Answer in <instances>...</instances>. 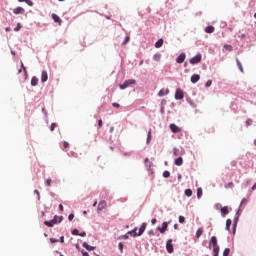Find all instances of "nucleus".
Returning <instances> with one entry per match:
<instances>
[{
    "mask_svg": "<svg viewBox=\"0 0 256 256\" xmlns=\"http://www.w3.org/2000/svg\"><path fill=\"white\" fill-rule=\"evenodd\" d=\"M147 229V223H142L138 233H137V228H134L133 231H130V235L134 233V237H139L141 236L142 233H145V230Z\"/></svg>",
    "mask_w": 256,
    "mask_h": 256,
    "instance_id": "1",
    "label": "nucleus"
},
{
    "mask_svg": "<svg viewBox=\"0 0 256 256\" xmlns=\"http://www.w3.org/2000/svg\"><path fill=\"white\" fill-rule=\"evenodd\" d=\"M135 83H137L135 79L126 80L123 84L120 85V89H127V87H129L130 85H135Z\"/></svg>",
    "mask_w": 256,
    "mask_h": 256,
    "instance_id": "2",
    "label": "nucleus"
},
{
    "mask_svg": "<svg viewBox=\"0 0 256 256\" xmlns=\"http://www.w3.org/2000/svg\"><path fill=\"white\" fill-rule=\"evenodd\" d=\"M201 59H202L201 54H198V55H196V56H194L193 58L190 59V64L191 65H197V63H201Z\"/></svg>",
    "mask_w": 256,
    "mask_h": 256,
    "instance_id": "3",
    "label": "nucleus"
},
{
    "mask_svg": "<svg viewBox=\"0 0 256 256\" xmlns=\"http://www.w3.org/2000/svg\"><path fill=\"white\" fill-rule=\"evenodd\" d=\"M166 249H167V252H168V253H173L174 248H173V240H172V239H169V240L166 242Z\"/></svg>",
    "mask_w": 256,
    "mask_h": 256,
    "instance_id": "4",
    "label": "nucleus"
},
{
    "mask_svg": "<svg viewBox=\"0 0 256 256\" xmlns=\"http://www.w3.org/2000/svg\"><path fill=\"white\" fill-rule=\"evenodd\" d=\"M14 15H24L25 9L23 7H17L13 10Z\"/></svg>",
    "mask_w": 256,
    "mask_h": 256,
    "instance_id": "5",
    "label": "nucleus"
},
{
    "mask_svg": "<svg viewBox=\"0 0 256 256\" xmlns=\"http://www.w3.org/2000/svg\"><path fill=\"white\" fill-rule=\"evenodd\" d=\"M183 97H184L183 90L178 88L175 93V99L181 100L183 99Z\"/></svg>",
    "mask_w": 256,
    "mask_h": 256,
    "instance_id": "6",
    "label": "nucleus"
},
{
    "mask_svg": "<svg viewBox=\"0 0 256 256\" xmlns=\"http://www.w3.org/2000/svg\"><path fill=\"white\" fill-rule=\"evenodd\" d=\"M170 130L172 131V133H181V128H179L175 124H170Z\"/></svg>",
    "mask_w": 256,
    "mask_h": 256,
    "instance_id": "7",
    "label": "nucleus"
},
{
    "mask_svg": "<svg viewBox=\"0 0 256 256\" xmlns=\"http://www.w3.org/2000/svg\"><path fill=\"white\" fill-rule=\"evenodd\" d=\"M167 227H169V224H167V222H164L162 223V227H158L157 229L160 233L163 234L165 233V231H167Z\"/></svg>",
    "mask_w": 256,
    "mask_h": 256,
    "instance_id": "8",
    "label": "nucleus"
},
{
    "mask_svg": "<svg viewBox=\"0 0 256 256\" xmlns=\"http://www.w3.org/2000/svg\"><path fill=\"white\" fill-rule=\"evenodd\" d=\"M186 57L185 53H181L176 59L177 63H185Z\"/></svg>",
    "mask_w": 256,
    "mask_h": 256,
    "instance_id": "9",
    "label": "nucleus"
},
{
    "mask_svg": "<svg viewBox=\"0 0 256 256\" xmlns=\"http://www.w3.org/2000/svg\"><path fill=\"white\" fill-rule=\"evenodd\" d=\"M107 207V202L105 200H102L99 204H98V211H103V209H105Z\"/></svg>",
    "mask_w": 256,
    "mask_h": 256,
    "instance_id": "10",
    "label": "nucleus"
},
{
    "mask_svg": "<svg viewBox=\"0 0 256 256\" xmlns=\"http://www.w3.org/2000/svg\"><path fill=\"white\" fill-rule=\"evenodd\" d=\"M49 79V75L47 74V71H42L41 74V82L46 83V81Z\"/></svg>",
    "mask_w": 256,
    "mask_h": 256,
    "instance_id": "11",
    "label": "nucleus"
},
{
    "mask_svg": "<svg viewBox=\"0 0 256 256\" xmlns=\"http://www.w3.org/2000/svg\"><path fill=\"white\" fill-rule=\"evenodd\" d=\"M54 225H57V223H61L63 221V216H57L55 215L54 218L52 219Z\"/></svg>",
    "mask_w": 256,
    "mask_h": 256,
    "instance_id": "12",
    "label": "nucleus"
},
{
    "mask_svg": "<svg viewBox=\"0 0 256 256\" xmlns=\"http://www.w3.org/2000/svg\"><path fill=\"white\" fill-rule=\"evenodd\" d=\"M201 79V76L199 74H193L191 76V83H197Z\"/></svg>",
    "mask_w": 256,
    "mask_h": 256,
    "instance_id": "13",
    "label": "nucleus"
},
{
    "mask_svg": "<svg viewBox=\"0 0 256 256\" xmlns=\"http://www.w3.org/2000/svg\"><path fill=\"white\" fill-rule=\"evenodd\" d=\"M52 19L55 23H58L59 25H61L62 20L57 14H52Z\"/></svg>",
    "mask_w": 256,
    "mask_h": 256,
    "instance_id": "14",
    "label": "nucleus"
},
{
    "mask_svg": "<svg viewBox=\"0 0 256 256\" xmlns=\"http://www.w3.org/2000/svg\"><path fill=\"white\" fill-rule=\"evenodd\" d=\"M165 95H169V89H161L159 92H158V97H165Z\"/></svg>",
    "mask_w": 256,
    "mask_h": 256,
    "instance_id": "15",
    "label": "nucleus"
},
{
    "mask_svg": "<svg viewBox=\"0 0 256 256\" xmlns=\"http://www.w3.org/2000/svg\"><path fill=\"white\" fill-rule=\"evenodd\" d=\"M163 38L159 39L156 43H155V47L156 49H161V47H163Z\"/></svg>",
    "mask_w": 256,
    "mask_h": 256,
    "instance_id": "16",
    "label": "nucleus"
},
{
    "mask_svg": "<svg viewBox=\"0 0 256 256\" xmlns=\"http://www.w3.org/2000/svg\"><path fill=\"white\" fill-rule=\"evenodd\" d=\"M83 247H85L87 251H95V246L88 245L87 242L83 243Z\"/></svg>",
    "mask_w": 256,
    "mask_h": 256,
    "instance_id": "17",
    "label": "nucleus"
},
{
    "mask_svg": "<svg viewBox=\"0 0 256 256\" xmlns=\"http://www.w3.org/2000/svg\"><path fill=\"white\" fill-rule=\"evenodd\" d=\"M175 165H177V167H181V165H183V157H178L175 160Z\"/></svg>",
    "mask_w": 256,
    "mask_h": 256,
    "instance_id": "18",
    "label": "nucleus"
},
{
    "mask_svg": "<svg viewBox=\"0 0 256 256\" xmlns=\"http://www.w3.org/2000/svg\"><path fill=\"white\" fill-rule=\"evenodd\" d=\"M37 83H39V79L36 76H33L31 79L32 87H36Z\"/></svg>",
    "mask_w": 256,
    "mask_h": 256,
    "instance_id": "19",
    "label": "nucleus"
},
{
    "mask_svg": "<svg viewBox=\"0 0 256 256\" xmlns=\"http://www.w3.org/2000/svg\"><path fill=\"white\" fill-rule=\"evenodd\" d=\"M173 155L174 157H179V155H181V150L177 147L173 148Z\"/></svg>",
    "mask_w": 256,
    "mask_h": 256,
    "instance_id": "20",
    "label": "nucleus"
},
{
    "mask_svg": "<svg viewBox=\"0 0 256 256\" xmlns=\"http://www.w3.org/2000/svg\"><path fill=\"white\" fill-rule=\"evenodd\" d=\"M221 213H222L223 217H225V215L229 214V208L227 206L221 208Z\"/></svg>",
    "mask_w": 256,
    "mask_h": 256,
    "instance_id": "21",
    "label": "nucleus"
},
{
    "mask_svg": "<svg viewBox=\"0 0 256 256\" xmlns=\"http://www.w3.org/2000/svg\"><path fill=\"white\" fill-rule=\"evenodd\" d=\"M210 245H213V247L217 246V237L215 236L211 237Z\"/></svg>",
    "mask_w": 256,
    "mask_h": 256,
    "instance_id": "22",
    "label": "nucleus"
},
{
    "mask_svg": "<svg viewBox=\"0 0 256 256\" xmlns=\"http://www.w3.org/2000/svg\"><path fill=\"white\" fill-rule=\"evenodd\" d=\"M214 31H215V27H213V26H207L205 28L206 33H213Z\"/></svg>",
    "mask_w": 256,
    "mask_h": 256,
    "instance_id": "23",
    "label": "nucleus"
},
{
    "mask_svg": "<svg viewBox=\"0 0 256 256\" xmlns=\"http://www.w3.org/2000/svg\"><path fill=\"white\" fill-rule=\"evenodd\" d=\"M232 223L231 219L226 220V231H230Z\"/></svg>",
    "mask_w": 256,
    "mask_h": 256,
    "instance_id": "24",
    "label": "nucleus"
},
{
    "mask_svg": "<svg viewBox=\"0 0 256 256\" xmlns=\"http://www.w3.org/2000/svg\"><path fill=\"white\" fill-rule=\"evenodd\" d=\"M19 3H27L30 7H33V1L31 0H18Z\"/></svg>",
    "mask_w": 256,
    "mask_h": 256,
    "instance_id": "25",
    "label": "nucleus"
},
{
    "mask_svg": "<svg viewBox=\"0 0 256 256\" xmlns=\"http://www.w3.org/2000/svg\"><path fill=\"white\" fill-rule=\"evenodd\" d=\"M214 256H219V245L213 246Z\"/></svg>",
    "mask_w": 256,
    "mask_h": 256,
    "instance_id": "26",
    "label": "nucleus"
},
{
    "mask_svg": "<svg viewBox=\"0 0 256 256\" xmlns=\"http://www.w3.org/2000/svg\"><path fill=\"white\" fill-rule=\"evenodd\" d=\"M44 225H46V227H53L55 225V222H53V220L45 221Z\"/></svg>",
    "mask_w": 256,
    "mask_h": 256,
    "instance_id": "27",
    "label": "nucleus"
},
{
    "mask_svg": "<svg viewBox=\"0 0 256 256\" xmlns=\"http://www.w3.org/2000/svg\"><path fill=\"white\" fill-rule=\"evenodd\" d=\"M201 235H203V228H199L196 231V238L199 239V237H201Z\"/></svg>",
    "mask_w": 256,
    "mask_h": 256,
    "instance_id": "28",
    "label": "nucleus"
},
{
    "mask_svg": "<svg viewBox=\"0 0 256 256\" xmlns=\"http://www.w3.org/2000/svg\"><path fill=\"white\" fill-rule=\"evenodd\" d=\"M151 139H152V136H151V129H150L148 131V136H147V140H146L147 145H149L151 143Z\"/></svg>",
    "mask_w": 256,
    "mask_h": 256,
    "instance_id": "29",
    "label": "nucleus"
},
{
    "mask_svg": "<svg viewBox=\"0 0 256 256\" xmlns=\"http://www.w3.org/2000/svg\"><path fill=\"white\" fill-rule=\"evenodd\" d=\"M197 197H198V199H201V197H203V189H201V188L197 189Z\"/></svg>",
    "mask_w": 256,
    "mask_h": 256,
    "instance_id": "30",
    "label": "nucleus"
},
{
    "mask_svg": "<svg viewBox=\"0 0 256 256\" xmlns=\"http://www.w3.org/2000/svg\"><path fill=\"white\" fill-rule=\"evenodd\" d=\"M237 65H238V69L241 71V73H243V65L241 64V61H239V59H236Z\"/></svg>",
    "mask_w": 256,
    "mask_h": 256,
    "instance_id": "31",
    "label": "nucleus"
},
{
    "mask_svg": "<svg viewBox=\"0 0 256 256\" xmlns=\"http://www.w3.org/2000/svg\"><path fill=\"white\" fill-rule=\"evenodd\" d=\"M185 195H186V197H191V195H193V191L191 189H186Z\"/></svg>",
    "mask_w": 256,
    "mask_h": 256,
    "instance_id": "32",
    "label": "nucleus"
},
{
    "mask_svg": "<svg viewBox=\"0 0 256 256\" xmlns=\"http://www.w3.org/2000/svg\"><path fill=\"white\" fill-rule=\"evenodd\" d=\"M224 49H226V51H233V46H231L229 44H225Z\"/></svg>",
    "mask_w": 256,
    "mask_h": 256,
    "instance_id": "33",
    "label": "nucleus"
},
{
    "mask_svg": "<svg viewBox=\"0 0 256 256\" xmlns=\"http://www.w3.org/2000/svg\"><path fill=\"white\" fill-rule=\"evenodd\" d=\"M163 177H165V179H169V177H171V173L169 171H164Z\"/></svg>",
    "mask_w": 256,
    "mask_h": 256,
    "instance_id": "34",
    "label": "nucleus"
},
{
    "mask_svg": "<svg viewBox=\"0 0 256 256\" xmlns=\"http://www.w3.org/2000/svg\"><path fill=\"white\" fill-rule=\"evenodd\" d=\"M154 61H161V54H155L153 56Z\"/></svg>",
    "mask_w": 256,
    "mask_h": 256,
    "instance_id": "35",
    "label": "nucleus"
},
{
    "mask_svg": "<svg viewBox=\"0 0 256 256\" xmlns=\"http://www.w3.org/2000/svg\"><path fill=\"white\" fill-rule=\"evenodd\" d=\"M229 253H231V249L225 248V250L223 252V256H229Z\"/></svg>",
    "mask_w": 256,
    "mask_h": 256,
    "instance_id": "36",
    "label": "nucleus"
},
{
    "mask_svg": "<svg viewBox=\"0 0 256 256\" xmlns=\"http://www.w3.org/2000/svg\"><path fill=\"white\" fill-rule=\"evenodd\" d=\"M233 187H234L233 182H230L227 185H225V189H233Z\"/></svg>",
    "mask_w": 256,
    "mask_h": 256,
    "instance_id": "37",
    "label": "nucleus"
},
{
    "mask_svg": "<svg viewBox=\"0 0 256 256\" xmlns=\"http://www.w3.org/2000/svg\"><path fill=\"white\" fill-rule=\"evenodd\" d=\"M57 127L56 123H52L50 126V131H55V128Z\"/></svg>",
    "mask_w": 256,
    "mask_h": 256,
    "instance_id": "38",
    "label": "nucleus"
},
{
    "mask_svg": "<svg viewBox=\"0 0 256 256\" xmlns=\"http://www.w3.org/2000/svg\"><path fill=\"white\" fill-rule=\"evenodd\" d=\"M21 23L17 24V27L14 28V31H21Z\"/></svg>",
    "mask_w": 256,
    "mask_h": 256,
    "instance_id": "39",
    "label": "nucleus"
},
{
    "mask_svg": "<svg viewBox=\"0 0 256 256\" xmlns=\"http://www.w3.org/2000/svg\"><path fill=\"white\" fill-rule=\"evenodd\" d=\"M211 85H213V81L208 80L205 84V87H211Z\"/></svg>",
    "mask_w": 256,
    "mask_h": 256,
    "instance_id": "40",
    "label": "nucleus"
},
{
    "mask_svg": "<svg viewBox=\"0 0 256 256\" xmlns=\"http://www.w3.org/2000/svg\"><path fill=\"white\" fill-rule=\"evenodd\" d=\"M112 107H115V109H119V107H121V105H119V103L114 102L112 103Z\"/></svg>",
    "mask_w": 256,
    "mask_h": 256,
    "instance_id": "41",
    "label": "nucleus"
},
{
    "mask_svg": "<svg viewBox=\"0 0 256 256\" xmlns=\"http://www.w3.org/2000/svg\"><path fill=\"white\" fill-rule=\"evenodd\" d=\"M73 219H75V214H69L68 220L73 221Z\"/></svg>",
    "mask_w": 256,
    "mask_h": 256,
    "instance_id": "42",
    "label": "nucleus"
},
{
    "mask_svg": "<svg viewBox=\"0 0 256 256\" xmlns=\"http://www.w3.org/2000/svg\"><path fill=\"white\" fill-rule=\"evenodd\" d=\"M51 183H52L51 178H48V179L46 180V185H47L48 187H51Z\"/></svg>",
    "mask_w": 256,
    "mask_h": 256,
    "instance_id": "43",
    "label": "nucleus"
},
{
    "mask_svg": "<svg viewBox=\"0 0 256 256\" xmlns=\"http://www.w3.org/2000/svg\"><path fill=\"white\" fill-rule=\"evenodd\" d=\"M63 147H64V149H69V142L64 141Z\"/></svg>",
    "mask_w": 256,
    "mask_h": 256,
    "instance_id": "44",
    "label": "nucleus"
},
{
    "mask_svg": "<svg viewBox=\"0 0 256 256\" xmlns=\"http://www.w3.org/2000/svg\"><path fill=\"white\" fill-rule=\"evenodd\" d=\"M130 39H131V38H130L129 36H127V37L125 38L124 42H123V45H127V43H129Z\"/></svg>",
    "mask_w": 256,
    "mask_h": 256,
    "instance_id": "45",
    "label": "nucleus"
},
{
    "mask_svg": "<svg viewBox=\"0 0 256 256\" xmlns=\"http://www.w3.org/2000/svg\"><path fill=\"white\" fill-rule=\"evenodd\" d=\"M179 223H185V218L183 216H179Z\"/></svg>",
    "mask_w": 256,
    "mask_h": 256,
    "instance_id": "46",
    "label": "nucleus"
},
{
    "mask_svg": "<svg viewBox=\"0 0 256 256\" xmlns=\"http://www.w3.org/2000/svg\"><path fill=\"white\" fill-rule=\"evenodd\" d=\"M82 256H89V253L85 250H81Z\"/></svg>",
    "mask_w": 256,
    "mask_h": 256,
    "instance_id": "47",
    "label": "nucleus"
},
{
    "mask_svg": "<svg viewBox=\"0 0 256 256\" xmlns=\"http://www.w3.org/2000/svg\"><path fill=\"white\" fill-rule=\"evenodd\" d=\"M118 247L120 249V252L123 253V244L121 242L118 244Z\"/></svg>",
    "mask_w": 256,
    "mask_h": 256,
    "instance_id": "48",
    "label": "nucleus"
},
{
    "mask_svg": "<svg viewBox=\"0 0 256 256\" xmlns=\"http://www.w3.org/2000/svg\"><path fill=\"white\" fill-rule=\"evenodd\" d=\"M72 235H79V230L78 229H74L72 231Z\"/></svg>",
    "mask_w": 256,
    "mask_h": 256,
    "instance_id": "49",
    "label": "nucleus"
},
{
    "mask_svg": "<svg viewBox=\"0 0 256 256\" xmlns=\"http://www.w3.org/2000/svg\"><path fill=\"white\" fill-rule=\"evenodd\" d=\"M50 242L51 243H59V240L55 239V238H50Z\"/></svg>",
    "mask_w": 256,
    "mask_h": 256,
    "instance_id": "50",
    "label": "nucleus"
},
{
    "mask_svg": "<svg viewBox=\"0 0 256 256\" xmlns=\"http://www.w3.org/2000/svg\"><path fill=\"white\" fill-rule=\"evenodd\" d=\"M21 67H22L24 73H27V68L25 67V65L23 64V62H21Z\"/></svg>",
    "mask_w": 256,
    "mask_h": 256,
    "instance_id": "51",
    "label": "nucleus"
},
{
    "mask_svg": "<svg viewBox=\"0 0 256 256\" xmlns=\"http://www.w3.org/2000/svg\"><path fill=\"white\" fill-rule=\"evenodd\" d=\"M34 193H36L38 199H41V194H39V190H34Z\"/></svg>",
    "mask_w": 256,
    "mask_h": 256,
    "instance_id": "52",
    "label": "nucleus"
},
{
    "mask_svg": "<svg viewBox=\"0 0 256 256\" xmlns=\"http://www.w3.org/2000/svg\"><path fill=\"white\" fill-rule=\"evenodd\" d=\"M98 127H103V120H98Z\"/></svg>",
    "mask_w": 256,
    "mask_h": 256,
    "instance_id": "53",
    "label": "nucleus"
},
{
    "mask_svg": "<svg viewBox=\"0 0 256 256\" xmlns=\"http://www.w3.org/2000/svg\"><path fill=\"white\" fill-rule=\"evenodd\" d=\"M80 237H86L87 233L86 232H81L78 234Z\"/></svg>",
    "mask_w": 256,
    "mask_h": 256,
    "instance_id": "54",
    "label": "nucleus"
},
{
    "mask_svg": "<svg viewBox=\"0 0 256 256\" xmlns=\"http://www.w3.org/2000/svg\"><path fill=\"white\" fill-rule=\"evenodd\" d=\"M247 203V198H243L242 201H241V205Z\"/></svg>",
    "mask_w": 256,
    "mask_h": 256,
    "instance_id": "55",
    "label": "nucleus"
},
{
    "mask_svg": "<svg viewBox=\"0 0 256 256\" xmlns=\"http://www.w3.org/2000/svg\"><path fill=\"white\" fill-rule=\"evenodd\" d=\"M251 123H253V120H251V119H248V120L246 121V124H247V125H251Z\"/></svg>",
    "mask_w": 256,
    "mask_h": 256,
    "instance_id": "56",
    "label": "nucleus"
},
{
    "mask_svg": "<svg viewBox=\"0 0 256 256\" xmlns=\"http://www.w3.org/2000/svg\"><path fill=\"white\" fill-rule=\"evenodd\" d=\"M60 243H65V237H64V236H62V237L60 238Z\"/></svg>",
    "mask_w": 256,
    "mask_h": 256,
    "instance_id": "57",
    "label": "nucleus"
},
{
    "mask_svg": "<svg viewBox=\"0 0 256 256\" xmlns=\"http://www.w3.org/2000/svg\"><path fill=\"white\" fill-rule=\"evenodd\" d=\"M151 223H152V225H155V223H157V219L153 218V219L151 220Z\"/></svg>",
    "mask_w": 256,
    "mask_h": 256,
    "instance_id": "58",
    "label": "nucleus"
},
{
    "mask_svg": "<svg viewBox=\"0 0 256 256\" xmlns=\"http://www.w3.org/2000/svg\"><path fill=\"white\" fill-rule=\"evenodd\" d=\"M60 211H63V204H59Z\"/></svg>",
    "mask_w": 256,
    "mask_h": 256,
    "instance_id": "59",
    "label": "nucleus"
},
{
    "mask_svg": "<svg viewBox=\"0 0 256 256\" xmlns=\"http://www.w3.org/2000/svg\"><path fill=\"white\" fill-rule=\"evenodd\" d=\"M5 31H6V32H9V31H11V28H10V27H6V28H5Z\"/></svg>",
    "mask_w": 256,
    "mask_h": 256,
    "instance_id": "60",
    "label": "nucleus"
},
{
    "mask_svg": "<svg viewBox=\"0 0 256 256\" xmlns=\"http://www.w3.org/2000/svg\"><path fill=\"white\" fill-rule=\"evenodd\" d=\"M113 131H115V127L110 128V133H113Z\"/></svg>",
    "mask_w": 256,
    "mask_h": 256,
    "instance_id": "61",
    "label": "nucleus"
},
{
    "mask_svg": "<svg viewBox=\"0 0 256 256\" xmlns=\"http://www.w3.org/2000/svg\"><path fill=\"white\" fill-rule=\"evenodd\" d=\"M148 235H153V230L149 231Z\"/></svg>",
    "mask_w": 256,
    "mask_h": 256,
    "instance_id": "62",
    "label": "nucleus"
},
{
    "mask_svg": "<svg viewBox=\"0 0 256 256\" xmlns=\"http://www.w3.org/2000/svg\"><path fill=\"white\" fill-rule=\"evenodd\" d=\"M123 238L124 239H129V236L128 235H124Z\"/></svg>",
    "mask_w": 256,
    "mask_h": 256,
    "instance_id": "63",
    "label": "nucleus"
},
{
    "mask_svg": "<svg viewBox=\"0 0 256 256\" xmlns=\"http://www.w3.org/2000/svg\"><path fill=\"white\" fill-rule=\"evenodd\" d=\"M93 207H97V201L93 203Z\"/></svg>",
    "mask_w": 256,
    "mask_h": 256,
    "instance_id": "64",
    "label": "nucleus"
}]
</instances>
